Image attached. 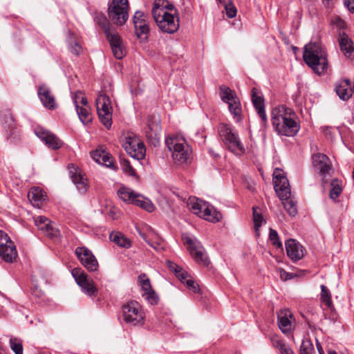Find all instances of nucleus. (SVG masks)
<instances>
[{
  "label": "nucleus",
  "mask_w": 354,
  "mask_h": 354,
  "mask_svg": "<svg viewBox=\"0 0 354 354\" xmlns=\"http://www.w3.org/2000/svg\"><path fill=\"white\" fill-rule=\"evenodd\" d=\"M105 151L101 150V149H96L95 151H93L91 153V157L96 162L100 164V161L102 160V153H104Z\"/></svg>",
  "instance_id": "nucleus-58"
},
{
  "label": "nucleus",
  "mask_w": 354,
  "mask_h": 354,
  "mask_svg": "<svg viewBox=\"0 0 354 354\" xmlns=\"http://www.w3.org/2000/svg\"><path fill=\"white\" fill-rule=\"evenodd\" d=\"M344 5L350 12L354 13V0H346Z\"/></svg>",
  "instance_id": "nucleus-61"
},
{
  "label": "nucleus",
  "mask_w": 354,
  "mask_h": 354,
  "mask_svg": "<svg viewBox=\"0 0 354 354\" xmlns=\"http://www.w3.org/2000/svg\"><path fill=\"white\" fill-rule=\"evenodd\" d=\"M165 143L176 162L183 164L187 162L190 156L191 149L183 137L178 135L169 136L166 138Z\"/></svg>",
  "instance_id": "nucleus-4"
},
{
  "label": "nucleus",
  "mask_w": 354,
  "mask_h": 354,
  "mask_svg": "<svg viewBox=\"0 0 354 354\" xmlns=\"http://www.w3.org/2000/svg\"><path fill=\"white\" fill-rule=\"evenodd\" d=\"M37 94L41 102L46 109H55L56 108L55 97L47 86L43 84L39 86Z\"/></svg>",
  "instance_id": "nucleus-22"
},
{
  "label": "nucleus",
  "mask_w": 354,
  "mask_h": 354,
  "mask_svg": "<svg viewBox=\"0 0 354 354\" xmlns=\"http://www.w3.org/2000/svg\"><path fill=\"white\" fill-rule=\"evenodd\" d=\"M67 43L68 46L69 51L75 55H79L82 49L79 43L74 39L72 34H69L67 39Z\"/></svg>",
  "instance_id": "nucleus-39"
},
{
  "label": "nucleus",
  "mask_w": 354,
  "mask_h": 354,
  "mask_svg": "<svg viewBox=\"0 0 354 354\" xmlns=\"http://www.w3.org/2000/svg\"><path fill=\"white\" fill-rule=\"evenodd\" d=\"M124 321L133 326L142 324L145 313L140 304L136 301H130L122 306Z\"/></svg>",
  "instance_id": "nucleus-8"
},
{
  "label": "nucleus",
  "mask_w": 354,
  "mask_h": 354,
  "mask_svg": "<svg viewBox=\"0 0 354 354\" xmlns=\"http://www.w3.org/2000/svg\"><path fill=\"white\" fill-rule=\"evenodd\" d=\"M102 153V160L100 161V164L103 165L109 168H113V158L111 156V155L106 151Z\"/></svg>",
  "instance_id": "nucleus-48"
},
{
  "label": "nucleus",
  "mask_w": 354,
  "mask_h": 354,
  "mask_svg": "<svg viewBox=\"0 0 354 354\" xmlns=\"http://www.w3.org/2000/svg\"><path fill=\"white\" fill-rule=\"evenodd\" d=\"M35 133L41 141H42L49 149L57 150L63 145L62 141L54 133L42 127H37L35 129Z\"/></svg>",
  "instance_id": "nucleus-17"
},
{
  "label": "nucleus",
  "mask_w": 354,
  "mask_h": 354,
  "mask_svg": "<svg viewBox=\"0 0 354 354\" xmlns=\"http://www.w3.org/2000/svg\"><path fill=\"white\" fill-rule=\"evenodd\" d=\"M138 194L135 193L132 189L128 187H122L118 190V196L123 201L135 204V201L138 196Z\"/></svg>",
  "instance_id": "nucleus-28"
},
{
  "label": "nucleus",
  "mask_w": 354,
  "mask_h": 354,
  "mask_svg": "<svg viewBox=\"0 0 354 354\" xmlns=\"http://www.w3.org/2000/svg\"><path fill=\"white\" fill-rule=\"evenodd\" d=\"M140 236L145 240V237H147L151 241L156 240V236H160L151 227H146L145 232L138 230Z\"/></svg>",
  "instance_id": "nucleus-46"
},
{
  "label": "nucleus",
  "mask_w": 354,
  "mask_h": 354,
  "mask_svg": "<svg viewBox=\"0 0 354 354\" xmlns=\"http://www.w3.org/2000/svg\"><path fill=\"white\" fill-rule=\"evenodd\" d=\"M225 10L227 17L230 19L236 15V8L232 3L225 5Z\"/></svg>",
  "instance_id": "nucleus-52"
},
{
  "label": "nucleus",
  "mask_w": 354,
  "mask_h": 354,
  "mask_svg": "<svg viewBox=\"0 0 354 354\" xmlns=\"http://www.w3.org/2000/svg\"><path fill=\"white\" fill-rule=\"evenodd\" d=\"M285 247L288 257L292 261H297L303 258L304 247L295 239H288L285 242Z\"/></svg>",
  "instance_id": "nucleus-20"
},
{
  "label": "nucleus",
  "mask_w": 354,
  "mask_h": 354,
  "mask_svg": "<svg viewBox=\"0 0 354 354\" xmlns=\"http://www.w3.org/2000/svg\"><path fill=\"white\" fill-rule=\"evenodd\" d=\"M95 105L100 121L103 125L110 129L112 125L113 106L110 97L104 94L100 93L95 100Z\"/></svg>",
  "instance_id": "nucleus-7"
},
{
  "label": "nucleus",
  "mask_w": 354,
  "mask_h": 354,
  "mask_svg": "<svg viewBox=\"0 0 354 354\" xmlns=\"http://www.w3.org/2000/svg\"><path fill=\"white\" fill-rule=\"evenodd\" d=\"M136 33L138 37L144 36L145 38L147 37L149 32V27L146 21H137L134 25Z\"/></svg>",
  "instance_id": "nucleus-38"
},
{
  "label": "nucleus",
  "mask_w": 354,
  "mask_h": 354,
  "mask_svg": "<svg viewBox=\"0 0 354 354\" xmlns=\"http://www.w3.org/2000/svg\"><path fill=\"white\" fill-rule=\"evenodd\" d=\"M134 205L147 210L149 212H151L154 210V206L151 201L144 198L140 194L137 196V199L135 201Z\"/></svg>",
  "instance_id": "nucleus-37"
},
{
  "label": "nucleus",
  "mask_w": 354,
  "mask_h": 354,
  "mask_svg": "<svg viewBox=\"0 0 354 354\" xmlns=\"http://www.w3.org/2000/svg\"><path fill=\"white\" fill-rule=\"evenodd\" d=\"M282 201L283 207L286 209L287 212L291 216H295L297 213V208L295 203L290 198V196L287 197V198H280Z\"/></svg>",
  "instance_id": "nucleus-36"
},
{
  "label": "nucleus",
  "mask_w": 354,
  "mask_h": 354,
  "mask_svg": "<svg viewBox=\"0 0 354 354\" xmlns=\"http://www.w3.org/2000/svg\"><path fill=\"white\" fill-rule=\"evenodd\" d=\"M143 296L145 297V299L151 304L156 305L158 303V298L153 290L149 291L148 292L144 293Z\"/></svg>",
  "instance_id": "nucleus-49"
},
{
  "label": "nucleus",
  "mask_w": 354,
  "mask_h": 354,
  "mask_svg": "<svg viewBox=\"0 0 354 354\" xmlns=\"http://www.w3.org/2000/svg\"><path fill=\"white\" fill-rule=\"evenodd\" d=\"M274 191L279 198H287L290 196L291 192L288 178L283 176L282 171L276 168L273 173Z\"/></svg>",
  "instance_id": "nucleus-14"
},
{
  "label": "nucleus",
  "mask_w": 354,
  "mask_h": 354,
  "mask_svg": "<svg viewBox=\"0 0 354 354\" xmlns=\"http://www.w3.org/2000/svg\"><path fill=\"white\" fill-rule=\"evenodd\" d=\"M0 257L8 263H12L17 257L15 245L2 230H0Z\"/></svg>",
  "instance_id": "nucleus-11"
},
{
  "label": "nucleus",
  "mask_w": 354,
  "mask_h": 354,
  "mask_svg": "<svg viewBox=\"0 0 354 354\" xmlns=\"http://www.w3.org/2000/svg\"><path fill=\"white\" fill-rule=\"evenodd\" d=\"M253 221L257 236H259V228L266 221L263 219L260 209L258 207H253Z\"/></svg>",
  "instance_id": "nucleus-35"
},
{
  "label": "nucleus",
  "mask_w": 354,
  "mask_h": 354,
  "mask_svg": "<svg viewBox=\"0 0 354 354\" xmlns=\"http://www.w3.org/2000/svg\"><path fill=\"white\" fill-rule=\"evenodd\" d=\"M75 253L81 264L88 271L97 270L98 262L93 252L86 247H77Z\"/></svg>",
  "instance_id": "nucleus-15"
},
{
  "label": "nucleus",
  "mask_w": 354,
  "mask_h": 354,
  "mask_svg": "<svg viewBox=\"0 0 354 354\" xmlns=\"http://www.w3.org/2000/svg\"><path fill=\"white\" fill-rule=\"evenodd\" d=\"M200 217L212 223H216L220 221L221 218V214L212 205L208 204L207 206L205 207V210L202 214H201Z\"/></svg>",
  "instance_id": "nucleus-29"
},
{
  "label": "nucleus",
  "mask_w": 354,
  "mask_h": 354,
  "mask_svg": "<svg viewBox=\"0 0 354 354\" xmlns=\"http://www.w3.org/2000/svg\"><path fill=\"white\" fill-rule=\"evenodd\" d=\"M219 134L229 150L236 156L245 153V148L241 142L236 130L227 124H221L218 129Z\"/></svg>",
  "instance_id": "nucleus-5"
},
{
  "label": "nucleus",
  "mask_w": 354,
  "mask_h": 354,
  "mask_svg": "<svg viewBox=\"0 0 354 354\" xmlns=\"http://www.w3.org/2000/svg\"><path fill=\"white\" fill-rule=\"evenodd\" d=\"M5 116L6 118V123H8V127L10 131V133L8 135L7 139H10V142H12L14 140L12 139V136L15 134V130L14 129V120L9 111H7Z\"/></svg>",
  "instance_id": "nucleus-43"
},
{
  "label": "nucleus",
  "mask_w": 354,
  "mask_h": 354,
  "mask_svg": "<svg viewBox=\"0 0 354 354\" xmlns=\"http://www.w3.org/2000/svg\"><path fill=\"white\" fill-rule=\"evenodd\" d=\"M95 21L102 28L106 37L113 34V32H116L114 30L111 29L110 22L105 15L102 13L97 14L95 18Z\"/></svg>",
  "instance_id": "nucleus-27"
},
{
  "label": "nucleus",
  "mask_w": 354,
  "mask_h": 354,
  "mask_svg": "<svg viewBox=\"0 0 354 354\" xmlns=\"http://www.w3.org/2000/svg\"><path fill=\"white\" fill-rule=\"evenodd\" d=\"M281 354H295L293 351L286 344L279 349Z\"/></svg>",
  "instance_id": "nucleus-60"
},
{
  "label": "nucleus",
  "mask_w": 354,
  "mask_h": 354,
  "mask_svg": "<svg viewBox=\"0 0 354 354\" xmlns=\"http://www.w3.org/2000/svg\"><path fill=\"white\" fill-rule=\"evenodd\" d=\"M185 283H186L187 288L193 292L196 293L199 292L200 289L198 285L196 283V282L193 279H188L187 280H186Z\"/></svg>",
  "instance_id": "nucleus-54"
},
{
  "label": "nucleus",
  "mask_w": 354,
  "mask_h": 354,
  "mask_svg": "<svg viewBox=\"0 0 354 354\" xmlns=\"http://www.w3.org/2000/svg\"><path fill=\"white\" fill-rule=\"evenodd\" d=\"M77 95H75L74 104L79 119L84 124H87L91 122L92 117L90 110L87 106H80L77 101Z\"/></svg>",
  "instance_id": "nucleus-26"
},
{
  "label": "nucleus",
  "mask_w": 354,
  "mask_h": 354,
  "mask_svg": "<svg viewBox=\"0 0 354 354\" xmlns=\"http://www.w3.org/2000/svg\"><path fill=\"white\" fill-rule=\"evenodd\" d=\"M329 68L326 48L319 42H311V71L322 76L328 73Z\"/></svg>",
  "instance_id": "nucleus-3"
},
{
  "label": "nucleus",
  "mask_w": 354,
  "mask_h": 354,
  "mask_svg": "<svg viewBox=\"0 0 354 354\" xmlns=\"http://www.w3.org/2000/svg\"><path fill=\"white\" fill-rule=\"evenodd\" d=\"M278 326L281 331L288 333L292 330V314L289 309L281 310L277 313Z\"/></svg>",
  "instance_id": "nucleus-23"
},
{
  "label": "nucleus",
  "mask_w": 354,
  "mask_h": 354,
  "mask_svg": "<svg viewBox=\"0 0 354 354\" xmlns=\"http://www.w3.org/2000/svg\"><path fill=\"white\" fill-rule=\"evenodd\" d=\"M128 10V0H112L108 4L109 20L118 26L124 24L129 18Z\"/></svg>",
  "instance_id": "nucleus-6"
},
{
  "label": "nucleus",
  "mask_w": 354,
  "mask_h": 354,
  "mask_svg": "<svg viewBox=\"0 0 354 354\" xmlns=\"http://www.w3.org/2000/svg\"><path fill=\"white\" fill-rule=\"evenodd\" d=\"M167 265L169 267L170 269L174 270V271L176 273V277L178 278V279L183 282L185 283L186 280H187V272L183 270L180 267L176 266V264L173 263L171 261L167 262Z\"/></svg>",
  "instance_id": "nucleus-40"
},
{
  "label": "nucleus",
  "mask_w": 354,
  "mask_h": 354,
  "mask_svg": "<svg viewBox=\"0 0 354 354\" xmlns=\"http://www.w3.org/2000/svg\"><path fill=\"white\" fill-rule=\"evenodd\" d=\"M335 91L340 99L348 100L353 95V84L349 80H342L335 84Z\"/></svg>",
  "instance_id": "nucleus-24"
},
{
  "label": "nucleus",
  "mask_w": 354,
  "mask_h": 354,
  "mask_svg": "<svg viewBox=\"0 0 354 354\" xmlns=\"http://www.w3.org/2000/svg\"><path fill=\"white\" fill-rule=\"evenodd\" d=\"M310 340L306 339V340L302 342V344L300 347L299 353L300 354H310Z\"/></svg>",
  "instance_id": "nucleus-56"
},
{
  "label": "nucleus",
  "mask_w": 354,
  "mask_h": 354,
  "mask_svg": "<svg viewBox=\"0 0 354 354\" xmlns=\"http://www.w3.org/2000/svg\"><path fill=\"white\" fill-rule=\"evenodd\" d=\"M106 39L110 44L114 57L118 59H122L125 55L126 51L118 32H113V34L109 35Z\"/></svg>",
  "instance_id": "nucleus-21"
},
{
  "label": "nucleus",
  "mask_w": 354,
  "mask_h": 354,
  "mask_svg": "<svg viewBox=\"0 0 354 354\" xmlns=\"http://www.w3.org/2000/svg\"><path fill=\"white\" fill-rule=\"evenodd\" d=\"M146 21L145 14L141 11H136L133 16L134 25L136 24V22H137V21Z\"/></svg>",
  "instance_id": "nucleus-59"
},
{
  "label": "nucleus",
  "mask_w": 354,
  "mask_h": 354,
  "mask_svg": "<svg viewBox=\"0 0 354 354\" xmlns=\"http://www.w3.org/2000/svg\"><path fill=\"white\" fill-rule=\"evenodd\" d=\"M109 239L121 248H129L131 245L130 240L120 232H111Z\"/></svg>",
  "instance_id": "nucleus-30"
},
{
  "label": "nucleus",
  "mask_w": 354,
  "mask_h": 354,
  "mask_svg": "<svg viewBox=\"0 0 354 354\" xmlns=\"http://www.w3.org/2000/svg\"><path fill=\"white\" fill-rule=\"evenodd\" d=\"M269 239L272 244L277 249H282L283 245L279 240V237L277 232L272 228L270 229L269 232Z\"/></svg>",
  "instance_id": "nucleus-41"
},
{
  "label": "nucleus",
  "mask_w": 354,
  "mask_h": 354,
  "mask_svg": "<svg viewBox=\"0 0 354 354\" xmlns=\"http://www.w3.org/2000/svg\"><path fill=\"white\" fill-rule=\"evenodd\" d=\"M201 200L198 198H192L189 199V202L188 203V205L189 206L190 209L192 211V212L197 215L198 214V208L199 204L201 203Z\"/></svg>",
  "instance_id": "nucleus-50"
},
{
  "label": "nucleus",
  "mask_w": 354,
  "mask_h": 354,
  "mask_svg": "<svg viewBox=\"0 0 354 354\" xmlns=\"http://www.w3.org/2000/svg\"><path fill=\"white\" fill-rule=\"evenodd\" d=\"M228 104V109L230 113L233 115V118L236 122H239L241 120V106L239 99L235 100L233 102H230Z\"/></svg>",
  "instance_id": "nucleus-33"
},
{
  "label": "nucleus",
  "mask_w": 354,
  "mask_h": 354,
  "mask_svg": "<svg viewBox=\"0 0 354 354\" xmlns=\"http://www.w3.org/2000/svg\"><path fill=\"white\" fill-rule=\"evenodd\" d=\"M311 160L315 170L318 171L322 178V183L328 182L327 176L330 175L332 165L328 157L321 153H316L311 156Z\"/></svg>",
  "instance_id": "nucleus-13"
},
{
  "label": "nucleus",
  "mask_w": 354,
  "mask_h": 354,
  "mask_svg": "<svg viewBox=\"0 0 354 354\" xmlns=\"http://www.w3.org/2000/svg\"><path fill=\"white\" fill-rule=\"evenodd\" d=\"M35 225L46 236L50 238H55L59 235V230L53 226L51 221L43 216H38L34 218Z\"/></svg>",
  "instance_id": "nucleus-19"
},
{
  "label": "nucleus",
  "mask_w": 354,
  "mask_h": 354,
  "mask_svg": "<svg viewBox=\"0 0 354 354\" xmlns=\"http://www.w3.org/2000/svg\"><path fill=\"white\" fill-rule=\"evenodd\" d=\"M10 344L15 354H23V346L20 340L12 337L10 339Z\"/></svg>",
  "instance_id": "nucleus-45"
},
{
  "label": "nucleus",
  "mask_w": 354,
  "mask_h": 354,
  "mask_svg": "<svg viewBox=\"0 0 354 354\" xmlns=\"http://www.w3.org/2000/svg\"><path fill=\"white\" fill-rule=\"evenodd\" d=\"M220 97L221 100L227 104L238 99L233 91L229 87L225 86H222L220 88Z\"/></svg>",
  "instance_id": "nucleus-34"
},
{
  "label": "nucleus",
  "mask_w": 354,
  "mask_h": 354,
  "mask_svg": "<svg viewBox=\"0 0 354 354\" xmlns=\"http://www.w3.org/2000/svg\"><path fill=\"white\" fill-rule=\"evenodd\" d=\"M335 24L339 28H344L346 26L344 21L340 18L337 19Z\"/></svg>",
  "instance_id": "nucleus-63"
},
{
  "label": "nucleus",
  "mask_w": 354,
  "mask_h": 354,
  "mask_svg": "<svg viewBox=\"0 0 354 354\" xmlns=\"http://www.w3.org/2000/svg\"><path fill=\"white\" fill-rule=\"evenodd\" d=\"M28 196L32 203L39 205V203L45 200L46 196L44 192L39 187H32L29 191Z\"/></svg>",
  "instance_id": "nucleus-32"
},
{
  "label": "nucleus",
  "mask_w": 354,
  "mask_h": 354,
  "mask_svg": "<svg viewBox=\"0 0 354 354\" xmlns=\"http://www.w3.org/2000/svg\"><path fill=\"white\" fill-rule=\"evenodd\" d=\"M151 14L159 29L166 33L173 34L179 28L178 11L167 0H155Z\"/></svg>",
  "instance_id": "nucleus-1"
},
{
  "label": "nucleus",
  "mask_w": 354,
  "mask_h": 354,
  "mask_svg": "<svg viewBox=\"0 0 354 354\" xmlns=\"http://www.w3.org/2000/svg\"><path fill=\"white\" fill-rule=\"evenodd\" d=\"M183 240L194 259L198 263L208 266L210 261L201 242L195 237L188 235H183Z\"/></svg>",
  "instance_id": "nucleus-9"
},
{
  "label": "nucleus",
  "mask_w": 354,
  "mask_h": 354,
  "mask_svg": "<svg viewBox=\"0 0 354 354\" xmlns=\"http://www.w3.org/2000/svg\"><path fill=\"white\" fill-rule=\"evenodd\" d=\"M156 240L151 241L147 237H145V241L147 243L151 248H153L156 251H160L162 249V240L160 236H156Z\"/></svg>",
  "instance_id": "nucleus-47"
},
{
  "label": "nucleus",
  "mask_w": 354,
  "mask_h": 354,
  "mask_svg": "<svg viewBox=\"0 0 354 354\" xmlns=\"http://www.w3.org/2000/svg\"><path fill=\"white\" fill-rule=\"evenodd\" d=\"M330 185V198L333 201H336V199L341 195L342 192L343 182L337 178H334L331 180Z\"/></svg>",
  "instance_id": "nucleus-31"
},
{
  "label": "nucleus",
  "mask_w": 354,
  "mask_h": 354,
  "mask_svg": "<svg viewBox=\"0 0 354 354\" xmlns=\"http://www.w3.org/2000/svg\"><path fill=\"white\" fill-rule=\"evenodd\" d=\"M251 98L253 106L261 120V127L266 128L268 125V117L265 111L264 99L261 93L256 88L251 91Z\"/></svg>",
  "instance_id": "nucleus-16"
},
{
  "label": "nucleus",
  "mask_w": 354,
  "mask_h": 354,
  "mask_svg": "<svg viewBox=\"0 0 354 354\" xmlns=\"http://www.w3.org/2000/svg\"><path fill=\"white\" fill-rule=\"evenodd\" d=\"M139 279H140L141 288L145 293L152 290L149 279H142L141 275L139 277Z\"/></svg>",
  "instance_id": "nucleus-53"
},
{
  "label": "nucleus",
  "mask_w": 354,
  "mask_h": 354,
  "mask_svg": "<svg viewBox=\"0 0 354 354\" xmlns=\"http://www.w3.org/2000/svg\"><path fill=\"white\" fill-rule=\"evenodd\" d=\"M68 171L71 178L78 191L81 194L85 193L88 187V185L84 174L79 167L73 164L68 165Z\"/></svg>",
  "instance_id": "nucleus-18"
},
{
  "label": "nucleus",
  "mask_w": 354,
  "mask_h": 354,
  "mask_svg": "<svg viewBox=\"0 0 354 354\" xmlns=\"http://www.w3.org/2000/svg\"><path fill=\"white\" fill-rule=\"evenodd\" d=\"M310 43L304 46V50L303 53V58L305 63L310 67Z\"/></svg>",
  "instance_id": "nucleus-57"
},
{
  "label": "nucleus",
  "mask_w": 354,
  "mask_h": 354,
  "mask_svg": "<svg viewBox=\"0 0 354 354\" xmlns=\"http://www.w3.org/2000/svg\"><path fill=\"white\" fill-rule=\"evenodd\" d=\"M321 298L322 301L327 307H330L332 305V301L329 290L324 285H321Z\"/></svg>",
  "instance_id": "nucleus-44"
},
{
  "label": "nucleus",
  "mask_w": 354,
  "mask_h": 354,
  "mask_svg": "<svg viewBox=\"0 0 354 354\" xmlns=\"http://www.w3.org/2000/svg\"><path fill=\"white\" fill-rule=\"evenodd\" d=\"M270 341L274 347L279 350L284 346V342L277 335H272L270 336Z\"/></svg>",
  "instance_id": "nucleus-51"
},
{
  "label": "nucleus",
  "mask_w": 354,
  "mask_h": 354,
  "mask_svg": "<svg viewBox=\"0 0 354 354\" xmlns=\"http://www.w3.org/2000/svg\"><path fill=\"white\" fill-rule=\"evenodd\" d=\"M295 111L286 105H279L271 111V122L275 132L279 136H293L299 130Z\"/></svg>",
  "instance_id": "nucleus-2"
},
{
  "label": "nucleus",
  "mask_w": 354,
  "mask_h": 354,
  "mask_svg": "<svg viewBox=\"0 0 354 354\" xmlns=\"http://www.w3.org/2000/svg\"><path fill=\"white\" fill-rule=\"evenodd\" d=\"M120 166L122 169L130 176H136V171L131 165L130 162L125 158H120Z\"/></svg>",
  "instance_id": "nucleus-42"
},
{
  "label": "nucleus",
  "mask_w": 354,
  "mask_h": 354,
  "mask_svg": "<svg viewBox=\"0 0 354 354\" xmlns=\"http://www.w3.org/2000/svg\"><path fill=\"white\" fill-rule=\"evenodd\" d=\"M277 272L278 274L279 275L281 279L283 281H287V280L291 279L292 278V274L290 272H287L283 268L277 269Z\"/></svg>",
  "instance_id": "nucleus-55"
},
{
  "label": "nucleus",
  "mask_w": 354,
  "mask_h": 354,
  "mask_svg": "<svg viewBox=\"0 0 354 354\" xmlns=\"http://www.w3.org/2000/svg\"><path fill=\"white\" fill-rule=\"evenodd\" d=\"M208 204H209L208 203L205 202L201 200V201L199 204V207H198V214H197L198 216H201V214H202V213L205 210V207L207 206Z\"/></svg>",
  "instance_id": "nucleus-62"
},
{
  "label": "nucleus",
  "mask_w": 354,
  "mask_h": 354,
  "mask_svg": "<svg viewBox=\"0 0 354 354\" xmlns=\"http://www.w3.org/2000/svg\"><path fill=\"white\" fill-rule=\"evenodd\" d=\"M80 102L83 105V106H87L88 101L86 97L82 96Z\"/></svg>",
  "instance_id": "nucleus-64"
},
{
  "label": "nucleus",
  "mask_w": 354,
  "mask_h": 354,
  "mask_svg": "<svg viewBox=\"0 0 354 354\" xmlns=\"http://www.w3.org/2000/svg\"><path fill=\"white\" fill-rule=\"evenodd\" d=\"M338 41L342 52L346 56L350 57L354 50L352 40L344 32H339Z\"/></svg>",
  "instance_id": "nucleus-25"
},
{
  "label": "nucleus",
  "mask_w": 354,
  "mask_h": 354,
  "mask_svg": "<svg viewBox=\"0 0 354 354\" xmlns=\"http://www.w3.org/2000/svg\"><path fill=\"white\" fill-rule=\"evenodd\" d=\"M71 274L84 293L89 297L96 296L97 289L94 286L93 281L88 279V276L84 270L81 268H74L71 271Z\"/></svg>",
  "instance_id": "nucleus-12"
},
{
  "label": "nucleus",
  "mask_w": 354,
  "mask_h": 354,
  "mask_svg": "<svg viewBox=\"0 0 354 354\" xmlns=\"http://www.w3.org/2000/svg\"><path fill=\"white\" fill-rule=\"evenodd\" d=\"M123 147L130 156L134 159L140 160H142L145 156V146L136 136L126 137Z\"/></svg>",
  "instance_id": "nucleus-10"
}]
</instances>
